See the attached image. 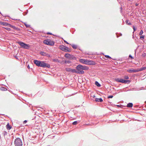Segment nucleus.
Segmentation results:
<instances>
[{"instance_id":"f257e3e1","label":"nucleus","mask_w":146,"mask_h":146,"mask_svg":"<svg viewBox=\"0 0 146 146\" xmlns=\"http://www.w3.org/2000/svg\"><path fill=\"white\" fill-rule=\"evenodd\" d=\"M76 68V70L74 69V73L79 74H83L84 73L83 70H87L89 69L87 66L80 64L78 65Z\"/></svg>"},{"instance_id":"f03ea898","label":"nucleus","mask_w":146,"mask_h":146,"mask_svg":"<svg viewBox=\"0 0 146 146\" xmlns=\"http://www.w3.org/2000/svg\"><path fill=\"white\" fill-rule=\"evenodd\" d=\"M79 61L81 63L85 64L88 65H94L95 64V62L94 61L92 60L80 59H79Z\"/></svg>"},{"instance_id":"7ed1b4c3","label":"nucleus","mask_w":146,"mask_h":146,"mask_svg":"<svg viewBox=\"0 0 146 146\" xmlns=\"http://www.w3.org/2000/svg\"><path fill=\"white\" fill-rule=\"evenodd\" d=\"M115 80L117 82H121L124 84L129 83L130 82L129 80H125L119 78H115Z\"/></svg>"},{"instance_id":"20e7f679","label":"nucleus","mask_w":146,"mask_h":146,"mask_svg":"<svg viewBox=\"0 0 146 146\" xmlns=\"http://www.w3.org/2000/svg\"><path fill=\"white\" fill-rule=\"evenodd\" d=\"M15 144L16 146H21L22 145L21 140L19 138H17L15 139Z\"/></svg>"},{"instance_id":"39448f33","label":"nucleus","mask_w":146,"mask_h":146,"mask_svg":"<svg viewBox=\"0 0 146 146\" xmlns=\"http://www.w3.org/2000/svg\"><path fill=\"white\" fill-rule=\"evenodd\" d=\"M43 43L46 44L50 46H53L54 44V42L51 41L49 39L44 40L43 41Z\"/></svg>"},{"instance_id":"423d86ee","label":"nucleus","mask_w":146,"mask_h":146,"mask_svg":"<svg viewBox=\"0 0 146 146\" xmlns=\"http://www.w3.org/2000/svg\"><path fill=\"white\" fill-rule=\"evenodd\" d=\"M59 48L60 49L65 52H69L71 51L70 49L69 48L64 46V45L60 46Z\"/></svg>"},{"instance_id":"0eeeda50","label":"nucleus","mask_w":146,"mask_h":146,"mask_svg":"<svg viewBox=\"0 0 146 146\" xmlns=\"http://www.w3.org/2000/svg\"><path fill=\"white\" fill-rule=\"evenodd\" d=\"M17 43L19 44L23 48L27 49L29 47V44H26L21 42H17Z\"/></svg>"},{"instance_id":"6e6552de","label":"nucleus","mask_w":146,"mask_h":146,"mask_svg":"<svg viewBox=\"0 0 146 146\" xmlns=\"http://www.w3.org/2000/svg\"><path fill=\"white\" fill-rule=\"evenodd\" d=\"M40 66L43 68L47 67L48 68H49L50 67V66L49 64L45 63L44 61H41Z\"/></svg>"},{"instance_id":"1a4fd4ad","label":"nucleus","mask_w":146,"mask_h":146,"mask_svg":"<svg viewBox=\"0 0 146 146\" xmlns=\"http://www.w3.org/2000/svg\"><path fill=\"white\" fill-rule=\"evenodd\" d=\"M127 71L130 73L137 72V69H135L133 68H132L131 69L127 70Z\"/></svg>"},{"instance_id":"9d476101","label":"nucleus","mask_w":146,"mask_h":146,"mask_svg":"<svg viewBox=\"0 0 146 146\" xmlns=\"http://www.w3.org/2000/svg\"><path fill=\"white\" fill-rule=\"evenodd\" d=\"M66 70L68 72L74 73V69H71L69 68H65Z\"/></svg>"},{"instance_id":"9b49d317","label":"nucleus","mask_w":146,"mask_h":146,"mask_svg":"<svg viewBox=\"0 0 146 146\" xmlns=\"http://www.w3.org/2000/svg\"><path fill=\"white\" fill-rule=\"evenodd\" d=\"M40 54L42 56H46L48 57H50V55L44 52H40Z\"/></svg>"},{"instance_id":"f8f14e48","label":"nucleus","mask_w":146,"mask_h":146,"mask_svg":"<svg viewBox=\"0 0 146 146\" xmlns=\"http://www.w3.org/2000/svg\"><path fill=\"white\" fill-rule=\"evenodd\" d=\"M34 62L35 64H36L37 66H40L41 61L37 60H35L34 61Z\"/></svg>"},{"instance_id":"ddd939ff","label":"nucleus","mask_w":146,"mask_h":146,"mask_svg":"<svg viewBox=\"0 0 146 146\" xmlns=\"http://www.w3.org/2000/svg\"><path fill=\"white\" fill-rule=\"evenodd\" d=\"M146 69V67H142L141 68H137V72L141 71Z\"/></svg>"},{"instance_id":"4468645a","label":"nucleus","mask_w":146,"mask_h":146,"mask_svg":"<svg viewBox=\"0 0 146 146\" xmlns=\"http://www.w3.org/2000/svg\"><path fill=\"white\" fill-rule=\"evenodd\" d=\"M95 101L96 102H103V100L101 98H96L95 99Z\"/></svg>"},{"instance_id":"2eb2a0df","label":"nucleus","mask_w":146,"mask_h":146,"mask_svg":"<svg viewBox=\"0 0 146 146\" xmlns=\"http://www.w3.org/2000/svg\"><path fill=\"white\" fill-rule=\"evenodd\" d=\"M6 128L8 130H10L11 128V126L10 125L9 123H8L6 125Z\"/></svg>"},{"instance_id":"dca6fc26","label":"nucleus","mask_w":146,"mask_h":146,"mask_svg":"<svg viewBox=\"0 0 146 146\" xmlns=\"http://www.w3.org/2000/svg\"><path fill=\"white\" fill-rule=\"evenodd\" d=\"M65 57L66 58L71 59L70 55L68 53L66 54L65 55Z\"/></svg>"},{"instance_id":"f3484780","label":"nucleus","mask_w":146,"mask_h":146,"mask_svg":"<svg viewBox=\"0 0 146 146\" xmlns=\"http://www.w3.org/2000/svg\"><path fill=\"white\" fill-rule=\"evenodd\" d=\"M133 104L132 103H129L127 104V107H132L133 106Z\"/></svg>"},{"instance_id":"a211bd4d","label":"nucleus","mask_w":146,"mask_h":146,"mask_svg":"<svg viewBox=\"0 0 146 146\" xmlns=\"http://www.w3.org/2000/svg\"><path fill=\"white\" fill-rule=\"evenodd\" d=\"M2 25L5 26H8L9 25V24L6 23L5 22H3L2 23Z\"/></svg>"},{"instance_id":"6ab92c4d","label":"nucleus","mask_w":146,"mask_h":146,"mask_svg":"<svg viewBox=\"0 0 146 146\" xmlns=\"http://www.w3.org/2000/svg\"><path fill=\"white\" fill-rule=\"evenodd\" d=\"M71 63V62L70 60H65L64 62V63L66 64H69Z\"/></svg>"},{"instance_id":"aec40b11","label":"nucleus","mask_w":146,"mask_h":146,"mask_svg":"<svg viewBox=\"0 0 146 146\" xmlns=\"http://www.w3.org/2000/svg\"><path fill=\"white\" fill-rule=\"evenodd\" d=\"M72 47L74 49H76L77 48V46L75 44H72L71 45Z\"/></svg>"},{"instance_id":"412c9836","label":"nucleus","mask_w":146,"mask_h":146,"mask_svg":"<svg viewBox=\"0 0 146 146\" xmlns=\"http://www.w3.org/2000/svg\"><path fill=\"white\" fill-rule=\"evenodd\" d=\"M95 84L98 87H100L101 86L100 84L97 81L95 82Z\"/></svg>"},{"instance_id":"4be33fe9","label":"nucleus","mask_w":146,"mask_h":146,"mask_svg":"<svg viewBox=\"0 0 146 146\" xmlns=\"http://www.w3.org/2000/svg\"><path fill=\"white\" fill-rule=\"evenodd\" d=\"M126 23L129 25H131V22L129 21L128 20H127L126 21Z\"/></svg>"},{"instance_id":"5701e85b","label":"nucleus","mask_w":146,"mask_h":146,"mask_svg":"<svg viewBox=\"0 0 146 146\" xmlns=\"http://www.w3.org/2000/svg\"><path fill=\"white\" fill-rule=\"evenodd\" d=\"M0 89L2 91H6L7 90V89L6 88H4L3 87H1Z\"/></svg>"},{"instance_id":"b1692460","label":"nucleus","mask_w":146,"mask_h":146,"mask_svg":"<svg viewBox=\"0 0 146 146\" xmlns=\"http://www.w3.org/2000/svg\"><path fill=\"white\" fill-rule=\"evenodd\" d=\"M8 26L9 27H10L12 28H13V29H15L16 28H15V26L11 25L10 24H9V25H8Z\"/></svg>"},{"instance_id":"393cba45","label":"nucleus","mask_w":146,"mask_h":146,"mask_svg":"<svg viewBox=\"0 0 146 146\" xmlns=\"http://www.w3.org/2000/svg\"><path fill=\"white\" fill-rule=\"evenodd\" d=\"M25 25L26 27H30V25L26 23H25Z\"/></svg>"},{"instance_id":"a878e982","label":"nucleus","mask_w":146,"mask_h":146,"mask_svg":"<svg viewBox=\"0 0 146 146\" xmlns=\"http://www.w3.org/2000/svg\"><path fill=\"white\" fill-rule=\"evenodd\" d=\"M124 79H128L129 78V77L127 76H125L124 77Z\"/></svg>"},{"instance_id":"bb28decb","label":"nucleus","mask_w":146,"mask_h":146,"mask_svg":"<svg viewBox=\"0 0 146 146\" xmlns=\"http://www.w3.org/2000/svg\"><path fill=\"white\" fill-rule=\"evenodd\" d=\"M143 31L141 30L140 31V32L139 33V35H142V34H143Z\"/></svg>"},{"instance_id":"cd10ccee","label":"nucleus","mask_w":146,"mask_h":146,"mask_svg":"<svg viewBox=\"0 0 146 146\" xmlns=\"http://www.w3.org/2000/svg\"><path fill=\"white\" fill-rule=\"evenodd\" d=\"M140 38L141 39L143 40L144 39V35H142L140 37Z\"/></svg>"},{"instance_id":"c85d7f7f","label":"nucleus","mask_w":146,"mask_h":146,"mask_svg":"<svg viewBox=\"0 0 146 146\" xmlns=\"http://www.w3.org/2000/svg\"><path fill=\"white\" fill-rule=\"evenodd\" d=\"M77 123H78V122L77 121H75L72 123V124L74 125H76L77 124Z\"/></svg>"},{"instance_id":"c756f323","label":"nucleus","mask_w":146,"mask_h":146,"mask_svg":"<svg viewBox=\"0 0 146 146\" xmlns=\"http://www.w3.org/2000/svg\"><path fill=\"white\" fill-rule=\"evenodd\" d=\"M105 57L108 58H111L108 55H105Z\"/></svg>"},{"instance_id":"7c9ffc66","label":"nucleus","mask_w":146,"mask_h":146,"mask_svg":"<svg viewBox=\"0 0 146 146\" xmlns=\"http://www.w3.org/2000/svg\"><path fill=\"white\" fill-rule=\"evenodd\" d=\"M5 28L8 31H10L11 30V29L10 28Z\"/></svg>"},{"instance_id":"2f4dec72","label":"nucleus","mask_w":146,"mask_h":146,"mask_svg":"<svg viewBox=\"0 0 146 146\" xmlns=\"http://www.w3.org/2000/svg\"><path fill=\"white\" fill-rule=\"evenodd\" d=\"M113 96H109L108 97V98H112L113 97Z\"/></svg>"},{"instance_id":"473e14b6","label":"nucleus","mask_w":146,"mask_h":146,"mask_svg":"<svg viewBox=\"0 0 146 146\" xmlns=\"http://www.w3.org/2000/svg\"><path fill=\"white\" fill-rule=\"evenodd\" d=\"M129 58H130L131 59H133L134 58L131 55H129Z\"/></svg>"},{"instance_id":"72a5a7b5","label":"nucleus","mask_w":146,"mask_h":146,"mask_svg":"<svg viewBox=\"0 0 146 146\" xmlns=\"http://www.w3.org/2000/svg\"><path fill=\"white\" fill-rule=\"evenodd\" d=\"M133 29L134 31H135L136 30V29L135 28V26H133Z\"/></svg>"},{"instance_id":"f704fd0d","label":"nucleus","mask_w":146,"mask_h":146,"mask_svg":"<svg viewBox=\"0 0 146 146\" xmlns=\"http://www.w3.org/2000/svg\"><path fill=\"white\" fill-rule=\"evenodd\" d=\"M27 121L26 120H25L24 121H23V123H27Z\"/></svg>"},{"instance_id":"c9c22d12","label":"nucleus","mask_w":146,"mask_h":146,"mask_svg":"<svg viewBox=\"0 0 146 146\" xmlns=\"http://www.w3.org/2000/svg\"><path fill=\"white\" fill-rule=\"evenodd\" d=\"M64 42L66 43L67 44H69V43H68L67 41H65V40H64Z\"/></svg>"},{"instance_id":"e433bc0d","label":"nucleus","mask_w":146,"mask_h":146,"mask_svg":"<svg viewBox=\"0 0 146 146\" xmlns=\"http://www.w3.org/2000/svg\"><path fill=\"white\" fill-rule=\"evenodd\" d=\"M47 34H48V35H49H49H52V33H49V32L47 33Z\"/></svg>"},{"instance_id":"4c0bfd02","label":"nucleus","mask_w":146,"mask_h":146,"mask_svg":"<svg viewBox=\"0 0 146 146\" xmlns=\"http://www.w3.org/2000/svg\"><path fill=\"white\" fill-rule=\"evenodd\" d=\"M3 22L0 21V24L2 25V23Z\"/></svg>"},{"instance_id":"58836bf2","label":"nucleus","mask_w":146,"mask_h":146,"mask_svg":"<svg viewBox=\"0 0 146 146\" xmlns=\"http://www.w3.org/2000/svg\"><path fill=\"white\" fill-rule=\"evenodd\" d=\"M27 67H28V68H30V67H29V65H28V66H27Z\"/></svg>"},{"instance_id":"ea45409f","label":"nucleus","mask_w":146,"mask_h":146,"mask_svg":"<svg viewBox=\"0 0 146 146\" xmlns=\"http://www.w3.org/2000/svg\"><path fill=\"white\" fill-rule=\"evenodd\" d=\"M95 97V96L94 95V96H93V98H94Z\"/></svg>"},{"instance_id":"a19ab883","label":"nucleus","mask_w":146,"mask_h":146,"mask_svg":"<svg viewBox=\"0 0 146 146\" xmlns=\"http://www.w3.org/2000/svg\"><path fill=\"white\" fill-rule=\"evenodd\" d=\"M55 60L54 59L53 60V61H54Z\"/></svg>"},{"instance_id":"79ce46f5","label":"nucleus","mask_w":146,"mask_h":146,"mask_svg":"<svg viewBox=\"0 0 146 146\" xmlns=\"http://www.w3.org/2000/svg\"><path fill=\"white\" fill-rule=\"evenodd\" d=\"M87 125H89V124H86Z\"/></svg>"},{"instance_id":"37998d69","label":"nucleus","mask_w":146,"mask_h":146,"mask_svg":"<svg viewBox=\"0 0 146 146\" xmlns=\"http://www.w3.org/2000/svg\"><path fill=\"white\" fill-rule=\"evenodd\" d=\"M68 66H70V65H68Z\"/></svg>"},{"instance_id":"c03bdc74","label":"nucleus","mask_w":146,"mask_h":146,"mask_svg":"<svg viewBox=\"0 0 146 146\" xmlns=\"http://www.w3.org/2000/svg\"><path fill=\"white\" fill-rule=\"evenodd\" d=\"M0 13H1V12H0Z\"/></svg>"},{"instance_id":"a18cd8bd","label":"nucleus","mask_w":146,"mask_h":146,"mask_svg":"<svg viewBox=\"0 0 146 146\" xmlns=\"http://www.w3.org/2000/svg\"><path fill=\"white\" fill-rule=\"evenodd\" d=\"M129 0V1L130 0Z\"/></svg>"}]
</instances>
